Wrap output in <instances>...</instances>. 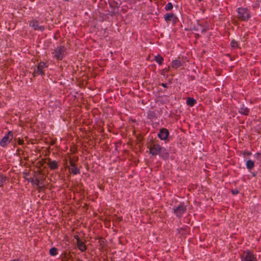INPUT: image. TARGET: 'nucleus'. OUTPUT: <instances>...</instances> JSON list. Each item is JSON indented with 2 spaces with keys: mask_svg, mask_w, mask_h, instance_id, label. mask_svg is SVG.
<instances>
[{
  "mask_svg": "<svg viewBox=\"0 0 261 261\" xmlns=\"http://www.w3.org/2000/svg\"><path fill=\"white\" fill-rule=\"evenodd\" d=\"M237 17L243 21H248L251 17V12L247 8L240 7L237 9Z\"/></svg>",
  "mask_w": 261,
  "mask_h": 261,
  "instance_id": "nucleus-1",
  "label": "nucleus"
},
{
  "mask_svg": "<svg viewBox=\"0 0 261 261\" xmlns=\"http://www.w3.org/2000/svg\"><path fill=\"white\" fill-rule=\"evenodd\" d=\"M173 211L177 217L181 218L187 211V205L184 202H180L177 205L174 206Z\"/></svg>",
  "mask_w": 261,
  "mask_h": 261,
  "instance_id": "nucleus-2",
  "label": "nucleus"
},
{
  "mask_svg": "<svg viewBox=\"0 0 261 261\" xmlns=\"http://www.w3.org/2000/svg\"><path fill=\"white\" fill-rule=\"evenodd\" d=\"M66 48L63 45L56 47L52 53L54 57L58 60H62L66 55Z\"/></svg>",
  "mask_w": 261,
  "mask_h": 261,
  "instance_id": "nucleus-3",
  "label": "nucleus"
},
{
  "mask_svg": "<svg viewBox=\"0 0 261 261\" xmlns=\"http://www.w3.org/2000/svg\"><path fill=\"white\" fill-rule=\"evenodd\" d=\"M69 160V165L70 166V167L69 168L70 172L74 175L80 174V170L77 168L75 165V163L79 160L78 156H73L72 157H70Z\"/></svg>",
  "mask_w": 261,
  "mask_h": 261,
  "instance_id": "nucleus-4",
  "label": "nucleus"
},
{
  "mask_svg": "<svg viewBox=\"0 0 261 261\" xmlns=\"http://www.w3.org/2000/svg\"><path fill=\"white\" fill-rule=\"evenodd\" d=\"M241 261H257L253 252L249 250L244 251L241 256Z\"/></svg>",
  "mask_w": 261,
  "mask_h": 261,
  "instance_id": "nucleus-5",
  "label": "nucleus"
},
{
  "mask_svg": "<svg viewBox=\"0 0 261 261\" xmlns=\"http://www.w3.org/2000/svg\"><path fill=\"white\" fill-rule=\"evenodd\" d=\"M48 66V65L47 63L43 62H39L36 68H34L33 72L34 76H36L39 75H41L42 76H44L45 75V73L43 71V69L47 68Z\"/></svg>",
  "mask_w": 261,
  "mask_h": 261,
  "instance_id": "nucleus-6",
  "label": "nucleus"
},
{
  "mask_svg": "<svg viewBox=\"0 0 261 261\" xmlns=\"http://www.w3.org/2000/svg\"><path fill=\"white\" fill-rule=\"evenodd\" d=\"M148 148L149 149V153L153 156H155L160 154L162 147L159 144L152 142Z\"/></svg>",
  "mask_w": 261,
  "mask_h": 261,
  "instance_id": "nucleus-7",
  "label": "nucleus"
},
{
  "mask_svg": "<svg viewBox=\"0 0 261 261\" xmlns=\"http://www.w3.org/2000/svg\"><path fill=\"white\" fill-rule=\"evenodd\" d=\"M13 138V133L12 131H9L8 133L0 141V145L3 147H6Z\"/></svg>",
  "mask_w": 261,
  "mask_h": 261,
  "instance_id": "nucleus-8",
  "label": "nucleus"
},
{
  "mask_svg": "<svg viewBox=\"0 0 261 261\" xmlns=\"http://www.w3.org/2000/svg\"><path fill=\"white\" fill-rule=\"evenodd\" d=\"M29 24L30 26L35 31L42 32L45 29L44 26L39 25L38 21L36 19H33L30 21Z\"/></svg>",
  "mask_w": 261,
  "mask_h": 261,
  "instance_id": "nucleus-9",
  "label": "nucleus"
},
{
  "mask_svg": "<svg viewBox=\"0 0 261 261\" xmlns=\"http://www.w3.org/2000/svg\"><path fill=\"white\" fill-rule=\"evenodd\" d=\"M45 160L47 161V163L50 170H56L58 168L59 165L57 161H53L50 158H47Z\"/></svg>",
  "mask_w": 261,
  "mask_h": 261,
  "instance_id": "nucleus-10",
  "label": "nucleus"
},
{
  "mask_svg": "<svg viewBox=\"0 0 261 261\" xmlns=\"http://www.w3.org/2000/svg\"><path fill=\"white\" fill-rule=\"evenodd\" d=\"M75 239L77 241V246L78 248L82 251L84 252L86 250L87 247L85 243L82 241L78 236L74 237Z\"/></svg>",
  "mask_w": 261,
  "mask_h": 261,
  "instance_id": "nucleus-11",
  "label": "nucleus"
},
{
  "mask_svg": "<svg viewBox=\"0 0 261 261\" xmlns=\"http://www.w3.org/2000/svg\"><path fill=\"white\" fill-rule=\"evenodd\" d=\"M169 134L168 130L166 128H163L160 129L158 136L161 140H165L168 138Z\"/></svg>",
  "mask_w": 261,
  "mask_h": 261,
  "instance_id": "nucleus-12",
  "label": "nucleus"
},
{
  "mask_svg": "<svg viewBox=\"0 0 261 261\" xmlns=\"http://www.w3.org/2000/svg\"><path fill=\"white\" fill-rule=\"evenodd\" d=\"M176 18V17L173 13H166L164 15L165 20L167 22L170 21H174Z\"/></svg>",
  "mask_w": 261,
  "mask_h": 261,
  "instance_id": "nucleus-13",
  "label": "nucleus"
},
{
  "mask_svg": "<svg viewBox=\"0 0 261 261\" xmlns=\"http://www.w3.org/2000/svg\"><path fill=\"white\" fill-rule=\"evenodd\" d=\"M159 155L163 159L166 160L169 158V153L165 148L162 147Z\"/></svg>",
  "mask_w": 261,
  "mask_h": 261,
  "instance_id": "nucleus-14",
  "label": "nucleus"
},
{
  "mask_svg": "<svg viewBox=\"0 0 261 261\" xmlns=\"http://www.w3.org/2000/svg\"><path fill=\"white\" fill-rule=\"evenodd\" d=\"M239 112L241 114H243V115H249V109L245 107L244 105L241 107L240 108V109H239Z\"/></svg>",
  "mask_w": 261,
  "mask_h": 261,
  "instance_id": "nucleus-15",
  "label": "nucleus"
},
{
  "mask_svg": "<svg viewBox=\"0 0 261 261\" xmlns=\"http://www.w3.org/2000/svg\"><path fill=\"white\" fill-rule=\"evenodd\" d=\"M181 65V62L179 60H173L171 63V66L175 69H177V68L180 67Z\"/></svg>",
  "mask_w": 261,
  "mask_h": 261,
  "instance_id": "nucleus-16",
  "label": "nucleus"
},
{
  "mask_svg": "<svg viewBox=\"0 0 261 261\" xmlns=\"http://www.w3.org/2000/svg\"><path fill=\"white\" fill-rule=\"evenodd\" d=\"M187 105L190 107H193L196 103V100L192 97H188L186 101Z\"/></svg>",
  "mask_w": 261,
  "mask_h": 261,
  "instance_id": "nucleus-17",
  "label": "nucleus"
},
{
  "mask_svg": "<svg viewBox=\"0 0 261 261\" xmlns=\"http://www.w3.org/2000/svg\"><path fill=\"white\" fill-rule=\"evenodd\" d=\"M154 60L160 65H162V64L163 63L164 58L161 56H160V55H158L157 56H155Z\"/></svg>",
  "mask_w": 261,
  "mask_h": 261,
  "instance_id": "nucleus-18",
  "label": "nucleus"
},
{
  "mask_svg": "<svg viewBox=\"0 0 261 261\" xmlns=\"http://www.w3.org/2000/svg\"><path fill=\"white\" fill-rule=\"evenodd\" d=\"M7 178L6 176L0 175V187H3Z\"/></svg>",
  "mask_w": 261,
  "mask_h": 261,
  "instance_id": "nucleus-19",
  "label": "nucleus"
},
{
  "mask_svg": "<svg viewBox=\"0 0 261 261\" xmlns=\"http://www.w3.org/2000/svg\"><path fill=\"white\" fill-rule=\"evenodd\" d=\"M156 117V114L154 111H149L147 113V117L149 119H153Z\"/></svg>",
  "mask_w": 261,
  "mask_h": 261,
  "instance_id": "nucleus-20",
  "label": "nucleus"
},
{
  "mask_svg": "<svg viewBox=\"0 0 261 261\" xmlns=\"http://www.w3.org/2000/svg\"><path fill=\"white\" fill-rule=\"evenodd\" d=\"M247 167L248 169H252L254 166V162L249 160L247 162Z\"/></svg>",
  "mask_w": 261,
  "mask_h": 261,
  "instance_id": "nucleus-21",
  "label": "nucleus"
},
{
  "mask_svg": "<svg viewBox=\"0 0 261 261\" xmlns=\"http://www.w3.org/2000/svg\"><path fill=\"white\" fill-rule=\"evenodd\" d=\"M49 254L51 256H55L58 254V250L55 247H53L49 250Z\"/></svg>",
  "mask_w": 261,
  "mask_h": 261,
  "instance_id": "nucleus-22",
  "label": "nucleus"
},
{
  "mask_svg": "<svg viewBox=\"0 0 261 261\" xmlns=\"http://www.w3.org/2000/svg\"><path fill=\"white\" fill-rule=\"evenodd\" d=\"M36 177H38L39 179V181L41 182V185L43 184L44 180H45V178L43 176V175H42L40 172H39L38 175H37Z\"/></svg>",
  "mask_w": 261,
  "mask_h": 261,
  "instance_id": "nucleus-23",
  "label": "nucleus"
},
{
  "mask_svg": "<svg viewBox=\"0 0 261 261\" xmlns=\"http://www.w3.org/2000/svg\"><path fill=\"white\" fill-rule=\"evenodd\" d=\"M173 8V5L171 3H168L165 7L166 11H170Z\"/></svg>",
  "mask_w": 261,
  "mask_h": 261,
  "instance_id": "nucleus-24",
  "label": "nucleus"
},
{
  "mask_svg": "<svg viewBox=\"0 0 261 261\" xmlns=\"http://www.w3.org/2000/svg\"><path fill=\"white\" fill-rule=\"evenodd\" d=\"M98 243L99 244V245L101 246V248L104 247L105 244V239L103 238H99L98 240Z\"/></svg>",
  "mask_w": 261,
  "mask_h": 261,
  "instance_id": "nucleus-25",
  "label": "nucleus"
},
{
  "mask_svg": "<svg viewBox=\"0 0 261 261\" xmlns=\"http://www.w3.org/2000/svg\"><path fill=\"white\" fill-rule=\"evenodd\" d=\"M230 45L232 48H237L238 47V43L237 42L234 40H232L230 42Z\"/></svg>",
  "mask_w": 261,
  "mask_h": 261,
  "instance_id": "nucleus-26",
  "label": "nucleus"
},
{
  "mask_svg": "<svg viewBox=\"0 0 261 261\" xmlns=\"http://www.w3.org/2000/svg\"><path fill=\"white\" fill-rule=\"evenodd\" d=\"M34 184H35L37 186H39V185L41 184V182L39 181V179L38 177H35Z\"/></svg>",
  "mask_w": 261,
  "mask_h": 261,
  "instance_id": "nucleus-27",
  "label": "nucleus"
},
{
  "mask_svg": "<svg viewBox=\"0 0 261 261\" xmlns=\"http://www.w3.org/2000/svg\"><path fill=\"white\" fill-rule=\"evenodd\" d=\"M256 158L260 161H261V153L257 152L255 154Z\"/></svg>",
  "mask_w": 261,
  "mask_h": 261,
  "instance_id": "nucleus-28",
  "label": "nucleus"
},
{
  "mask_svg": "<svg viewBox=\"0 0 261 261\" xmlns=\"http://www.w3.org/2000/svg\"><path fill=\"white\" fill-rule=\"evenodd\" d=\"M17 143L19 145H23V143H24V141L23 139H19L18 141H17Z\"/></svg>",
  "mask_w": 261,
  "mask_h": 261,
  "instance_id": "nucleus-29",
  "label": "nucleus"
},
{
  "mask_svg": "<svg viewBox=\"0 0 261 261\" xmlns=\"http://www.w3.org/2000/svg\"><path fill=\"white\" fill-rule=\"evenodd\" d=\"M231 193L233 195H236L239 193V191L237 189H233L231 190Z\"/></svg>",
  "mask_w": 261,
  "mask_h": 261,
  "instance_id": "nucleus-30",
  "label": "nucleus"
},
{
  "mask_svg": "<svg viewBox=\"0 0 261 261\" xmlns=\"http://www.w3.org/2000/svg\"><path fill=\"white\" fill-rule=\"evenodd\" d=\"M38 192H40L42 190V189H44V185H43V186H38Z\"/></svg>",
  "mask_w": 261,
  "mask_h": 261,
  "instance_id": "nucleus-31",
  "label": "nucleus"
},
{
  "mask_svg": "<svg viewBox=\"0 0 261 261\" xmlns=\"http://www.w3.org/2000/svg\"><path fill=\"white\" fill-rule=\"evenodd\" d=\"M27 180H28V181L31 182L33 184H34V181H35V179L34 178V177L28 178V179H27Z\"/></svg>",
  "mask_w": 261,
  "mask_h": 261,
  "instance_id": "nucleus-32",
  "label": "nucleus"
},
{
  "mask_svg": "<svg viewBox=\"0 0 261 261\" xmlns=\"http://www.w3.org/2000/svg\"><path fill=\"white\" fill-rule=\"evenodd\" d=\"M207 31V28L205 27V28H203L201 30V33H205V32H206Z\"/></svg>",
  "mask_w": 261,
  "mask_h": 261,
  "instance_id": "nucleus-33",
  "label": "nucleus"
},
{
  "mask_svg": "<svg viewBox=\"0 0 261 261\" xmlns=\"http://www.w3.org/2000/svg\"><path fill=\"white\" fill-rule=\"evenodd\" d=\"M161 85L163 87H165V88H167V84H166V83H163L161 84Z\"/></svg>",
  "mask_w": 261,
  "mask_h": 261,
  "instance_id": "nucleus-34",
  "label": "nucleus"
},
{
  "mask_svg": "<svg viewBox=\"0 0 261 261\" xmlns=\"http://www.w3.org/2000/svg\"><path fill=\"white\" fill-rule=\"evenodd\" d=\"M45 161H43L41 162V165L42 166L44 163H45Z\"/></svg>",
  "mask_w": 261,
  "mask_h": 261,
  "instance_id": "nucleus-35",
  "label": "nucleus"
},
{
  "mask_svg": "<svg viewBox=\"0 0 261 261\" xmlns=\"http://www.w3.org/2000/svg\"><path fill=\"white\" fill-rule=\"evenodd\" d=\"M24 174H25V175H28L29 174V173H28L27 172H24L23 173Z\"/></svg>",
  "mask_w": 261,
  "mask_h": 261,
  "instance_id": "nucleus-36",
  "label": "nucleus"
},
{
  "mask_svg": "<svg viewBox=\"0 0 261 261\" xmlns=\"http://www.w3.org/2000/svg\"><path fill=\"white\" fill-rule=\"evenodd\" d=\"M76 261H83L82 259L78 258Z\"/></svg>",
  "mask_w": 261,
  "mask_h": 261,
  "instance_id": "nucleus-37",
  "label": "nucleus"
},
{
  "mask_svg": "<svg viewBox=\"0 0 261 261\" xmlns=\"http://www.w3.org/2000/svg\"><path fill=\"white\" fill-rule=\"evenodd\" d=\"M11 261H19L18 259H13Z\"/></svg>",
  "mask_w": 261,
  "mask_h": 261,
  "instance_id": "nucleus-38",
  "label": "nucleus"
},
{
  "mask_svg": "<svg viewBox=\"0 0 261 261\" xmlns=\"http://www.w3.org/2000/svg\"><path fill=\"white\" fill-rule=\"evenodd\" d=\"M199 2H201L202 0H198Z\"/></svg>",
  "mask_w": 261,
  "mask_h": 261,
  "instance_id": "nucleus-39",
  "label": "nucleus"
}]
</instances>
